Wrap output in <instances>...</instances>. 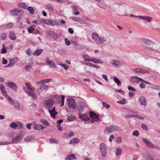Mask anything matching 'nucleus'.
I'll return each instance as SVG.
<instances>
[{"mask_svg": "<svg viewBox=\"0 0 160 160\" xmlns=\"http://www.w3.org/2000/svg\"><path fill=\"white\" fill-rule=\"evenodd\" d=\"M142 42L146 44L147 46H144V48L145 50L150 52H152L154 50L153 46L154 43L152 41L146 38H142L141 39Z\"/></svg>", "mask_w": 160, "mask_h": 160, "instance_id": "1", "label": "nucleus"}, {"mask_svg": "<svg viewBox=\"0 0 160 160\" xmlns=\"http://www.w3.org/2000/svg\"><path fill=\"white\" fill-rule=\"evenodd\" d=\"M61 97L62 98L61 106L63 107L64 104V99H65V96L64 95H62L61 96Z\"/></svg>", "mask_w": 160, "mask_h": 160, "instance_id": "51", "label": "nucleus"}, {"mask_svg": "<svg viewBox=\"0 0 160 160\" xmlns=\"http://www.w3.org/2000/svg\"><path fill=\"white\" fill-rule=\"evenodd\" d=\"M140 73L142 74L148 73H149V71H148L145 70L144 69L141 68Z\"/></svg>", "mask_w": 160, "mask_h": 160, "instance_id": "43", "label": "nucleus"}, {"mask_svg": "<svg viewBox=\"0 0 160 160\" xmlns=\"http://www.w3.org/2000/svg\"><path fill=\"white\" fill-rule=\"evenodd\" d=\"M65 41L66 44L67 45H69L71 43L70 41L68 40L67 38L65 39Z\"/></svg>", "mask_w": 160, "mask_h": 160, "instance_id": "60", "label": "nucleus"}, {"mask_svg": "<svg viewBox=\"0 0 160 160\" xmlns=\"http://www.w3.org/2000/svg\"><path fill=\"white\" fill-rule=\"evenodd\" d=\"M55 98L57 99L58 103H61L62 101V98H60L59 96L58 95H55L53 96Z\"/></svg>", "mask_w": 160, "mask_h": 160, "instance_id": "41", "label": "nucleus"}, {"mask_svg": "<svg viewBox=\"0 0 160 160\" xmlns=\"http://www.w3.org/2000/svg\"><path fill=\"white\" fill-rule=\"evenodd\" d=\"M122 138L121 137H118L116 139V142L117 143H120L122 142Z\"/></svg>", "mask_w": 160, "mask_h": 160, "instance_id": "59", "label": "nucleus"}, {"mask_svg": "<svg viewBox=\"0 0 160 160\" xmlns=\"http://www.w3.org/2000/svg\"><path fill=\"white\" fill-rule=\"evenodd\" d=\"M18 6L19 7L25 9L27 8V5L23 2H21L18 4Z\"/></svg>", "mask_w": 160, "mask_h": 160, "instance_id": "36", "label": "nucleus"}, {"mask_svg": "<svg viewBox=\"0 0 160 160\" xmlns=\"http://www.w3.org/2000/svg\"><path fill=\"white\" fill-rule=\"evenodd\" d=\"M7 98H8L9 102L12 104L14 102L13 99L9 96H7Z\"/></svg>", "mask_w": 160, "mask_h": 160, "instance_id": "49", "label": "nucleus"}, {"mask_svg": "<svg viewBox=\"0 0 160 160\" xmlns=\"http://www.w3.org/2000/svg\"><path fill=\"white\" fill-rule=\"evenodd\" d=\"M117 102L118 103L121 104H124L126 102V100L125 99H123L122 100L120 101H118Z\"/></svg>", "mask_w": 160, "mask_h": 160, "instance_id": "50", "label": "nucleus"}, {"mask_svg": "<svg viewBox=\"0 0 160 160\" xmlns=\"http://www.w3.org/2000/svg\"><path fill=\"white\" fill-rule=\"evenodd\" d=\"M40 121L43 124L46 126H49L50 125L48 121L46 120L41 119Z\"/></svg>", "mask_w": 160, "mask_h": 160, "instance_id": "35", "label": "nucleus"}, {"mask_svg": "<svg viewBox=\"0 0 160 160\" xmlns=\"http://www.w3.org/2000/svg\"><path fill=\"white\" fill-rule=\"evenodd\" d=\"M128 89L129 90L132 91L133 92L136 91V89L135 88H134L133 87L131 86H128Z\"/></svg>", "mask_w": 160, "mask_h": 160, "instance_id": "54", "label": "nucleus"}, {"mask_svg": "<svg viewBox=\"0 0 160 160\" xmlns=\"http://www.w3.org/2000/svg\"><path fill=\"white\" fill-rule=\"evenodd\" d=\"M133 117L136 118H139L141 119H143L144 118V117H140L138 115H133Z\"/></svg>", "mask_w": 160, "mask_h": 160, "instance_id": "62", "label": "nucleus"}, {"mask_svg": "<svg viewBox=\"0 0 160 160\" xmlns=\"http://www.w3.org/2000/svg\"><path fill=\"white\" fill-rule=\"evenodd\" d=\"M61 65L66 70L68 68V65L63 63H61Z\"/></svg>", "mask_w": 160, "mask_h": 160, "instance_id": "64", "label": "nucleus"}, {"mask_svg": "<svg viewBox=\"0 0 160 160\" xmlns=\"http://www.w3.org/2000/svg\"><path fill=\"white\" fill-rule=\"evenodd\" d=\"M1 38L2 40H5L7 37L6 34L4 33H2L1 35Z\"/></svg>", "mask_w": 160, "mask_h": 160, "instance_id": "52", "label": "nucleus"}, {"mask_svg": "<svg viewBox=\"0 0 160 160\" xmlns=\"http://www.w3.org/2000/svg\"><path fill=\"white\" fill-rule=\"evenodd\" d=\"M18 125V127H17V128L18 129H20V128H23V125L22 123L19 122L18 123V124H17Z\"/></svg>", "mask_w": 160, "mask_h": 160, "instance_id": "57", "label": "nucleus"}, {"mask_svg": "<svg viewBox=\"0 0 160 160\" xmlns=\"http://www.w3.org/2000/svg\"><path fill=\"white\" fill-rule=\"evenodd\" d=\"M9 37L10 39L15 40L16 39L15 34L12 32H10L9 33Z\"/></svg>", "mask_w": 160, "mask_h": 160, "instance_id": "23", "label": "nucleus"}, {"mask_svg": "<svg viewBox=\"0 0 160 160\" xmlns=\"http://www.w3.org/2000/svg\"><path fill=\"white\" fill-rule=\"evenodd\" d=\"M78 109L79 112H82V111H83V107L81 106L80 105L79 106H78Z\"/></svg>", "mask_w": 160, "mask_h": 160, "instance_id": "63", "label": "nucleus"}, {"mask_svg": "<svg viewBox=\"0 0 160 160\" xmlns=\"http://www.w3.org/2000/svg\"><path fill=\"white\" fill-rule=\"evenodd\" d=\"M91 62H92L94 63H99V59L93 58H91Z\"/></svg>", "mask_w": 160, "mask_h": 160, "instance_id": "45", "label": "nucleus"}, {"mask_svg": "<svg viewBox=\"0 0 160 160\" xmlns=\"http://www.w3.org/2000/svg\"><path fill=\"white\" fill-rule=\"evenodd\" d=\"M68 105L70 108L75 109L76 108L75 100L73 98H69L67 99Z\"/></svg>", "mask_w": 160, "mask_h": 160, "instance_id": "6", "label": "nucleus"}, {"mask_svg": "<svg viewBox=\"0 0 160 160\" xmlns=\"http://www.w3.org/2000/svg\"><path fill=\"white\" fill-rule=\"evenodd\" d=\"M139 102L141 105H143L145 106L147 105V102L145 98L143 96H142L140 97L139 99Z\"/></svg>", "mask_w": 160, "mask_h": 160, "instance_id": "15", "label": "nucleus"}, {"mask_svg": "<svg viewBox=\"0 0 160 160\" xmlns=\"http://www.w3.org/2000/svg\"><path fill=\"white\" fill-rule=\"evenodd\" d=\"M76 159V157L74 154H71L65 158V160H71Z\"/></svg>", "mask_w": 160, "mask_h": 160, "instance_id": "25", "label": "nucleus"}, {"mask_svg": "<svg viewBox=\"0 0 160 160\" xmlns=\"http://www.w3.org/2000/svg\"><path fill=\"white\" fill-rule=\"evenodd\" d=\"M46 62L49 65H52L53 67H55V64L53 63L51 61L49 60V58L48 57H47L46 58Z\"/></svg>", "mask_w": 160, "mask_h": 160, "instance_id": "31", "label": "nucleus"}, {"mask_svg": "<svg viewBox=\"0 0 160 160\" xmlns=\"http://www.w3.org/2000/svg\"><path fill=\"white\" fill-rule=\"evenodd\" d=\"M119 128V127L117 126L111 125L106 128L104 130V132L106 134L110 133L111 132L118 130Z\"/></svg>", "mask_w": 160, "mask_h": 160, "instance_id": "2", "label": "nucleus"}, {"mask_svg": "<svg viewBox=\"0 0 160 160\" xmlns=\"http://www.w3.org/2000/svg\"><path fill=\"white\" fill-rule=\"evenodd\" d=\"M54 100L51 99H48V100L45 101L43 103L44 106L49 109H51V108L52 107L54 104Z\"/></svg>", "mask_w": 160, "mask_h": 160, "instance_id": "4", "label": "nucleus"}, {"mask_svg": "<svg viewBox=\"0 0 160 160\" xmlns=\"http://www.w3.org/2000/svg\"><path fill=\"white\" fill-rule=\"evenodd\" d=\"M43 49H39L36 50L33 53V55L34 56H38L40 55L42 52Z\"/></svg>", "mask_w": 160, "mask_h": 160, "instance_id": "19", "label": "nucleus"}, {"mask_svg": "<svg viewBox=\"0 0 160 160\" xmlns=\"http://www.w3.org/2000/svg\"><path fill=\"white\" fill-rule=\"evenodd\" d=\"M89 115L91 118V122H94L99 120V118L97 115L92 111L89 112Z\"/></svg>", "mask_w": 160, "mask_h": 160, "instance_id": "5", "label": "nucleus"}, {"mask_svg": "<svg viewBox=\"0 0 160 160\" xmlns=\"http://www.w3.org/2000/svg\"><path fill=\"white\" fill-rule=\"evenodd\" d=\"M142 128L143 129H144L146 130H148V128L147 126V125L145 124H142Z\"/></svg>", "mask_w": 160, "mask_h": 160, "instance_id": "55", "label": "nucleus"}, {"mask_svg": "<svg viewBox=\"0 0 160 160\" xmlns=\"http://www.w3.org/2000/svg\"><path fill=\"white\" fill-rule=\"evenodd\" d=\"M34 137L33 136H30L24 139V140L26 142H28L30 140L34 139Z\"/></svg>", "mask_w": 160, "mask_h": 160, "instance_id": "37", "label": "nucleus"}, {"mask_svg": "<svg viewBox=\"0 0 160 160\" xmlns=\"http://www.w3.org/2000/svg\"><path fill=\"white\" fill-rule=\"evenodd\" d=\"M102 104L103 107L107 109H109L110 108V106L109 104H107L106 102H102Z\"/></svg>", "mask_w": 160, "mask_h": 160, "instance_id": "42", "label": "nucleus"}, {"mask_svg": "<svg viewBox=\"0 0 160 160\" xmlns=\"http://www.w3.org/2000/svg\"><path fill=\"white\" fill-rule=\"evenodd\" d=\"M92 37L93 40L98 43H100V38L98 36L96 33H93L92 34Z\"/></svg>", "mask_w": 160, "mask_h": 160, "instance_id": "13", "label": "nucleus"}, {"mask_svg": "<svg viewBox=\"0 0 160 160\" xmlns=\"http://www.w3.org/2000/svg\"><path fill=\"white\" fill-rule=\"evenodd\" d=\"M75 117L74 116H71L68 117L67 118V120L68 121H72L73 120L75 119Z\"/></svg>", "mask_w": 160, "mask_h": 160, "instance_id": "44", "label": "nucleus"}, {"mask_svg": "<svg viewBox=\"0 0 160 160\" xmlns=\"http://www.w3.org/2000/svg\"><path fill=\"white\" fill-rule=\"evenodd\" d=\"M15 108L19 110L20 109V105L19 103L16 102H14L12 104Z\"/></svg>", "mask_w": 160, "mask_h": 160, "instance_id": "33", "label": "nucleus"}, {"mask_svg": "<svg viewBox=\"0 0 160 160\" xmlns=\"http://www.w3.org/2000/svg\"><path fill=\"white\" fill-rule=\"evenodd\" d=\"M20 136L19 135H17L12 140V142L13 143H17L19 139Z\"/></svg>", "mask_w": 160, "mask_h": 160, "instance_id": "32", "label": "nucleus"}, {"mask_svg": "<svg viewBox=\"0 0 160 160\" xmlns=\"http://www.w3.org/2000/svg\"><path fill=\"white\" fill-rule=\"evenodd\" d=\"M52 79H46L38 82L37 83L38 84H44V83H48L52 81Z\"/></svg>", "mask_w": 160, "mask_h": 160, "instance_id": "21", "label": "nucleus"}, {"mask_svg": "<svg viewBox=\"0 0 160 160\" xmlns=\"http://www.w3.org/2000/svg\"><path fill=\"white\" fill-rule=\"evenodd\" d=\"M35 90L29 91L28 90V89L25 88V92L29 96H32L34 100H36L37 99V96L36 93L34 92Z\"/></svg>", "mask_w": 160, "mask_h": 160, "instance_id": "7", "label": "nucleus"}, {"mask_svg": "<svg viewBox=\"0 0 160 160\" xmlns=\"http://www.w3.org/2000/svg\"><path fill=\"white\" fill-rule=\"evenodd\" d=\"M138 77L137 76H132L131 77V80H130V82L133 83L136 82H138Z\"/></svg>", "mask_w": 160, "mask_h": 160, "instance_id": "24", "label": "nucleus"}, {"mask_svg": "<svg viewBox=\"0 0 160 160\" xmlns=\"http://www.w3.org/2000/svg\"><path fill=\"white\" fill-rule=\"evenodd\" d=\"M33 128L35 130H40L43 129L45 128L43 127L42 125L37 124L35 123L33 125Z\"/></svg>", "mask_w": 160, "mask_h": 160, "instance_id": "18", "label": "nucleus"}, {"mask_svg": "<svg viewBox=\"0 0 160 160\" xmlns=\"http://www.w3.org/2000/svg\"><path fill=\"white\" fill-rule=\"evenodd\" d=\"M79 118L82 120L88 121L90 119L88 114L87 113L84 114H82L80 113H79Z\"/></svg>", "mask_w": 160, "mask_h": 160, "instance_id": "9", "label": "nucleus"}, {"mask_svg": "<svg viewBox=\"0 0 160 160\" xmlns=\"http://www.w3.org/2000/svg\"><path fill=\"white\" fill-rule=\"evenodd\" d=\"M83 58H84V61L85 62H91V58L87 54H85L83 55Z\"/></svg>", "mask_w": 160, "mask_h": 160, "instance_id": "26", "label": "nucleus"}, {"mask_svg": "<svg viewBox=\"0 0 160 160\" xmlns=\"http://www.w3.org/2000/svg\"><path fill=\"white\" fill-rule=\"evenodd\" d=\"M7 86L12 88L13 90H16L17 89V86L13 82H9L7 83Z\"/></svg>", "mask_w": 160, "mask_h": 160, "instance_id": "16", "label": "nucleus"}, {"mask_svg": "<svg viewBox=\"0 0 160 160\" xmlns=\"http://www.w3.org/2000/svg\"><path fill=\"white\" fill-rule=\"evenodd\" d=\"M10 126L11 127L15 129L17 128L18 125L15 122H12L10 124Z\"/></svg>", "mask_w": 160, "mask_h": 160, "instance_id": "39", "label": "nucleus"}, {"mask_svg": "<svg viewBox=\"0 0 160 160\" xmlns=\"http://www.w3.org/2000/svg\"><path fill=\"white\" fill-rule=\"evenodd\" d=\"M0 90H1L2 93L5 96H6L7 95V92L5 90L4 86L3 84H1L0 85Z\"/></svg>", "mask_w": 160, "mask_h": 160, "instance_id": "28", "label": "nucleus"}, {"mask_svg": "<svg viewBox=\"0 0 160 160\" xmlns=\"http://www.w3.org/2000/svg\"><path fill=\"white\" fill-rule=\"evenodd\" d=\"M114 81L117 83L118 85V86H120L121 83V82L119 80L117 77H114Z\"/></svg>", "mask_w": 160, "mask_h": 160, "instance_id": "34", "label": "nucleus"}, {"mask_svg": "<svg viewBox=\"0 0 160 160\" xmlns=\"http://www.w3.org/2000/svg\"><path fill=\"white\" fill-rule=\"evenodd\" d=\"M132 135L134 136H138L139 135V133L138 131L135 130L133 132Z\"/></svg>", "mask_w": 160, "mask_h": 160, "instance_id": "53", "label": "nucleus"}, {"mask_svg": "<svg viewBox=\"0 0 160 160\" xmlns=\"http://www.w3.org/2000/svg\"><path fill=\"white\" fill-rule=\"evenodd\" d=\"M141 68H136L133 69V72L136 73H140Z\"/></svg>", "mask_w": 160, "mask_h": 160, "instance_id": "56", "label": "nucleus"}, {"mask_svg": "<svg viewBox=\"0 0 160 160\" xmlns=\"http://www.w3.org/2000/svg\"><path fill=\"white\" fill-rule=\"evenodd\" d=\"M2 48L1 51V53L5 54L7 52V51L4 44H3L2 45Z\"/></svg>", "mask_w": 160, "mask_h": 160, "instance_id": "46", "label": "nucleus"}, {"mask_svg": "<svg viewBox=\"0 0 160 160\" xmlns=\"http://www.w3.org/2000/svg\"><path fill=\"white\" fill-rule=\"evenodd\" d=\"M48 111L51 117L54 119L55 118V116L58 114V112L55 110V107H54L51 109H49Z\"/></svg>", "mask_w": 160, "mask_h": 160, "instance_id": "11", "label": "nucleus"}, {"mask_svg": "<svg viewBox=\"0 0 160 160\" xmlns=\"http://www.w3.org/2000/svg\"><path fill=\"white\" fill-rule=\"evenodd\" d=\"M142 140L146 145L149 148H158L157 146L153 144L148 139L143 138Z\"/></svg>", "mask_w": 160, "mask_h": 160, "instance_id": "3", "label": "nucleus"}, {"mask_svg": "<svg viewBox=\"0 0 160 160\" xmlns=\"http://www.w3.org/2000/svg\"><path fill=\"white\" fill-rule=\"evenodd\" d=\"M70 18L73 21L78 22H81L82 21V19L81 18L78 17H71Z\"/></svg>", "mask_w": 160, "mask_h": 160, "instance_id": "27", "label": "nucleus"}, {"mask_svg": "<svg viewBox=\"0 0 160 160\" xmlns=\"http://www.w3.org/2000/svg\"><path fill=\"white\" fill-rule=\"evenodd\" d=\"M35 26V25H33L28 28V30L29 33H32L35 30L34 28Z\"/></svg>", "mask_w": 160, "mask_h": 160, "instance_id": "29", "label": "nucleus"}, {"mask_svg": "<svg viewBox=\"0 0 160 160\" xmlns=\"http://www.w3.org/2000/svg\"><path fill=\"white\" fill-rule=\"evenodd\" d=\"M28 10L30 12L31 14L32 15L33 14L34 10L32 8L30 7H29L28 8Z\"/></svg>", "mask_w": 160, "mask_h": 160, "instance_id": "47", "label": "nucleus"}, {"mask_svg": "<svg viewBox=\"0 0 160 160\" xmlns=\"http://www.w3.org/2000/svg\"><path fill=\"white\" fill-rule=\"evenodd\" d=\"M25 84L27 88L24 87L23 88L25 91V88L27 89L28 90H29V91L31 90H35V88H33L29 83H26Z\"/></svg>", "mask_w": 160, "mask_h": 160, "instance_id": "20", "label": "nucleus"}, {"mask_svg": "<svg viewBox=\"0 0 160 160\" xmlns=\"http://www.w3.org/2000/svg\"><path fill=\"white\" fill-rule=\"evenodd\" d=\"M42 84V85L40 86V87L37 89L38 92L39 94L40 93H41L42 91L47 89L49 87L48 86H47L43 84Z\"/></svg>", "mask_w": 160, "mask_h": 160, "instance_id": "12", "label": "nucleus"}, {"mask_svg": "<svg viewBox=\"0 0 160 160\" xmlns=\"http://www.w3.org/2000/svg\"><path fill=\"white\" fill-rule=\"evenodd\" d=\"M85 64L87 65H88L90 66H91L93 67H96V65L92 63H85Z\"/></svg>", "mask_w": 160, "mask_h": 160, "instance_id": "58", "label": "nucleus"}, {"mask_svg": "<svg viewBox=\"0 0 160 160\" xmlns=\"http://www.w3.org/2000/svg\"><path fill=\"white\" fill-rule=\"evenodd\" d=\"M80 140L79 139L77 138H74L71 140L69 142L70 144H72L74 143H78L79 142Z\"/></svg>", "mask_w": 160, "mask_h": 160, "instance_id": "30", "label": "nucleus"}, {"mask_svg": "<svg viewBox=\"0 0 160 160\" xmlns=\"http://www.w3.org/2000/svg\"><path fill=\"white\" fill-rule=\"evenodd\" d=\"M50 142L51 143H55L57 144L58 143V140L53 138H51L50 139Z\"/></svg>", "mask_w": 160, "mask_h": 160, "instance_id": "38", "label": "nucleus"}, {"mask_svg": "<svg viewBox=\"0 0 160 160\" xmlns=\"http://www.w3.org/2000/svg\"><path fill=\"white\" fill-rule=\"evenodd\" d=\"M119 62L117 61H114L112 63V64L115 66H118Z\"/></svg>", "mask_w": 160, "mask_h": 160, "instance_id": "61", "label": "nucleus"}, {"mask_svg": "<svg viewBox=\"0 0 160 160\" xmlns=\"http://www.w3.org/2000/svg\"><path fill=\"white\" fill-rule=\"evenodd\" d=\"M21 11L19 9H13L10 11L11 14L13 16H19Z\"/></svg>", "mask_w": 160, "mask_h": 160, "instance_id": "17", "label": "nucleus"}, {"mask_svg": "<svg viewBox=\"0 0 160 160\" xmlns=\"http://www.w3.org/2000/svg\"><path fill=\"white\" fill-rule=\"evenodd\" d=\"M46 7L47 9H48L51 11H53V8L52 6L50 4H48L46 6Z\"/></svg>", "mask_w": 160, "mask_h": 160, "instance_id": "40", "label": "nucleus"}, {"mask_svg": "<svg viewBox=\"0 0 160 160\" xmlns=\"http://www.w3.org/2000/svg\"><path fill=\"white\" fill-rule=\"evenodd\" d=\"M18 58H14L13 59L10 60L9 63L7 66L6 67H11L14 65L17 61Z\"/></svg>", "mask_w": 160, "mask_h": 160, "instance_id": "14", "label": "nucleus"}, {"mask_svg": "<svg viewBox=\"0 0 160 160\" xmlns=\"http://www.w3.org/2000/svg\"><path fill=\"white\" fill-rule=\"evenodd\" d=\"M122 151V149L120 148H117L116 152L117 155L118 156L120 155Z\"/></svg>", "mask_w": 160, "mask_h": 160, "instance_id": "48", "label": "nucleus"}, {"mask_svg": "<svg viewBox=\"0 0 160 160\" xmlns=\"http://www.w3.org/2000/svg\"><path fill=\"white\" fill-rule=\"evenodd\" d=\"M43 22L49 26H54L57 25V22L55 21H52V20L46 19L42 21Z\"/></svg>", "mask_w": 160, "mask_h": 160, "instance_id": "8", "label": "nucleus"}, {"mask_svg": "<svg viewBox=\"0 0 160 160\" xmlns=\"http://www.w3.org/2000/svg\"><path fill=\"white\" fill-rule=\"evenodd\" d=\"M138 17L148 22H150L152 20V18L150 17L142 16H139Z\"/></svg>", "mask_w": 160, "mask_h": 160, "instance_id": "22", "label": "nucleus"}, {"mask_svg": "<svg viewBox=\"0 0 160 160\" xmlns=\"http://www.w3.org/2000/svg\"><path fill=\"white\" fill-rule=\"evenodd\" d=\"M101 152L103 157L106 156L107 153L106 147L105 144L104 143L101 144Z\"/></svg>", "mask_w": 160, "mask_h": 160, "instance_id": "10", "label": "nucleus"}]
</instances>
